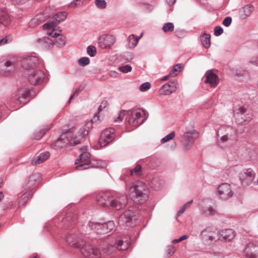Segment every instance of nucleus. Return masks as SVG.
<instances>
[{"label": "nucleus", "instance_id": "6e6d98bb", "mask_svg": "<svg viewBox=\"0 0 258 258\" xmlns=\"http://www.w3.org/2000/svg\"><path fill=\"white\" fill-rule=\"evenodd\" d=\"M174 252V248L173 246H171L169 248V252L168 254L170 255H172Z\"/></svg>", "mask_w": 258, "mask_h": 258}, {"label": "nucleus", "instance_id": "13d9d810", "mask_svg": "<svg viewBox=\"0 0 258 258\" xmlns=\"http://www.w3.org/2000/svg\"><path fill=\"white\" fill-rule=\"evenodd\" d=\"M228 137L227 135H224L221 138V140L223 142H226L228 141Z\"/></svg>", "mask_w": 258, "mask_h": 258}, {"label": "nucleus", "instance_id": "1a4fd4ad", "mask_svg": "<svg viewBox=\"0 0 258 258\" xmlns=\"http://www.w3.org/2000/svg\"><path fill=\"white\" fill-rule=\"evenodd\" d=\"M135 219V212L132 210H127L119 216L118 224L121 226H130L132 223V221Z\"/></svg>", "mask_w": 258, "mask_h": 258}, {"label": "nucleus", "instance_id": "5fc2aeb1", "mask_svg": "<svg viewBox=\"0 0 258 258\" xmlns=\"http://www.w3.org/2000/svg\"><path fill=\"white\" fill-rule=\"evenodd\" d=\"M8 42V40L6 38H3L0 40V46L3 45Z\"/></svg>", "mask_w": 258, "mask_h": 258}, {"label": "nucleus", "instance_id": "c85d7f7f", "mask_svg": "<svg viewBox=\"0 0 258 258\" xmlns=\"http://www.w3.org/2000/svg\"><path fill=\"white\" fill-rule=\"evenodd\" d=\"M211 35L210 34H208L206 33L204 34L201 36V42L203 45V46L205 48H209L211 45V40H210Z\"/></svg>", "mask_w": 258, "mask_h": 258}, {"label": "nucleus", "instance_id": "9b49d317", "mask_svg": "<svg viewBox=\"0 0 258 258\" xmlns=\"http://www.w3.org/2000/svg\"><path fill=\"white\" fill-rule=\"evenodd\" d=\"M114 129L108 128L105 130L101 134L99 139V144L101 146H105L111 143L114 138Z\"/></svg>", "mask_w": 258, "mask_h": 258}, {"label": "nucleus", "instance_id": "39448f33", "mask_svg": "<svg viewBox=\"0 0 258 258\" xmlns=\"http://www.w3.org/2000/svg\"><path fill=\"white\" fill-rule=\"evenodd\" d=\"M82 153L76 160L75 164L78 165L76 169L78 170H84L89 168L88 162L90 158V154L87 151L86 147L80 149Z\"/></svg>", "mask_w": 258, "mask_h": 258}, {"label": "nucleus", "instance_id": "7c9ffc66", "mask_svg": "<svg viewBox=\"0 0 258 258\" xmlns=\"http://www.w3.org/2000/svg\"><path fill=\"white\" fill-rule=\"evenodd\" d=\"M130 246L129 242L123 241L122 240H118L116 243V247L120 250H124L128 248Z\"/></svg>", "mask_w": 258, "mask_h": 258}, {"label": "nucleus", "instance_id": "dca6fc26", "mask_svg": "<svg viewBox=\"0 0 258 258\" xmlns=\"http://www.w3.org/2000/svg\"><path fill=\"white\" fill-rule=\"evenodd\" d=\"M205 82L209 84L211 87L215 88L219 83V78L212 70H208L205 74Z\"/></svg>", "mask_w": 258, "mask_h": 258}, {"label": "nucleus", "instance_id": "e2e57ef3", "mask_svg": "<svg viewBox=\"0 0 258 258\" xmlns=\"http://www.w3.org/2000/svg\"><path fill=\"white\" fill-rule=\"evenodd\" d=\"M41 15H37L35 18H34L33 20V21H35V20H39L41 19Z\"/></svg>", "mask_w": 258, "mask_h": 258}, {"label": "nucleus", "instance_id": "4be33fe9", "mask_svg": "<svg viewBox=\"0 0 258 258\" xmlns=\"http://www.w3.org/2000/svg\"><path fill=\"white\" fill-rule=\"evenodd\" d=\"M15 63L11 60H7L4 63V68L1 70V74L4 76H9L14 71Z\"/></svg>", "mask_w": 258, "mask_h": 258}, {"label": "nucleus", "instance_id": "bb28decb", "mask_svg": "<svg viewBox=\"0 0 258 258\" xmlns=\"http://www.w3.org/2000/svg\"><path fill=\"white\" fill-rule=\"evenodd\" d=\"M198 133L195 130H191L190 131L185 132L183 135V139L187 142H192L195 140L194 136L198 135Z\"/></svg>", "mask_w": 258, "mask_h": 258}, {"label": "nucleus", "instance_id": "4d7b16f0", "mask_svg": "<svg viewBox=\"0 0 258 258\" xmlns=\"http://www.w3.org/2000/svg\"><path fill=\"white\" fill-rule=\"evenodd\" d=\"M186 209L182 206L181 208L180 209V210L178 212V215L179 216L180 214L184 213V212L185 211Z\"/></svg>", "mask_w": 258, "mask_h": 258}, {"label": "nucleus", "instance_id": "ea45409f", "mask_svg": "<svg viewBox=\"0 0 258 258\" xmlns=\"http://www.w3.org/2000/svg\"><path fill=\"white\" fill-rule=\"evenodd\" d=\"M118 70L123 73H127L132 71V68L131 66L126 64L119 67Z\"/></svg>", "mask_w": 258, "mask_h": 258}, {"label": "nucleus", "instance_id": "052dcab7", "mask_svg": "<svg viewBox=\"0 0 258 258\" xmlns=\"http://www.w3.org/2000/svg\"><path fill=\"white\" fill-rule=\"evenodd\" d=\"M240 112L242 114L244 113L246 111V109L244 107H241L239 109Z\"/></svg>", "mask_w": 258, "mask_h": 258}, {"label": "nucleus", "instance_id": "37998d69", "mask_svg": "<svg viewBox=\"0 0 258 258\" xmlns=\"http://www.w3.org/2000/svg\"><path fill=\"white\" fill-rule=\"evenodd\" d=\"M79 63L81 66H85L88 64L90 62V59L88 57H84L80 58L79 61Z\"/></svg>", "mask_w": 258, "mask_h": 258}, {"label": "nucleus", "instance_id": "774afa93", "mask_svg": "<svg viewBox=\"0 0 258 258\" xmlns=\"http://www.w3.org/2000/svg\"><path fill=\"white\" fill-rule=\"evenodd\" d=\"M208 238H209V239L210 240H211V241H212V240H213L214 239V236H208Z\"/></svg>", "mask_w": 258, "mask_h": 258}, {"label": "nucleus", "instance_id": "58836bf2", "mask_svg": "<svg viewBox=\"0 0 258 258\" xmlns=\"http://www.w3.org/2000/svg\"><path fill=\"white\" fill-rule=\"evenodd\" d=\"M127 112V111L124 110L120 111L118 113V116L115 118V121L116 122L121 121Z\"/></svg>", "mask_w": 258, "mask_h": 258}, {"label": "nucleus", "instance_id": "20e7f679", "mask_svg": "<svg viewBox=\"0 0 258 258\" xmlns=\"http://www.w3.org/2000/svg\"><path fill=\"white\" fill-rule=\"evenodd\" d=\"M82 237V234L78 232L72 231L67 235L66 242L70 246L81 248L85 242Z\"/></svg>", "mask_w": 258, "mask_h": 258}, {"label": "nucleus", "instance_id": "603ef678", "mask_svg": "<svg viewBox=\"0 0 258 258\" xmlns=\"http://www.w3.org/2000/svg\"><path fill=\"white\" fill-rule=\"evenodd\" d=\"M249 62L251 64H255L258 66V56L256 58H252Z\"/></svg>", "mask_w": 258, "mask_h": 258}, {"label": "nucleus", "instance_id": "680f3d73", "mask_svg": "<svg viewBox=\"0 0 258 258\" xmlns=\"http://www.w3.org/2000/svg\"><path fill=\"white\" fill-rule=\"evenodd\" d=\"M187 238L188 236L187 235H183L179 238V240H180V241H182L183 240L186 239Z\"/></svg>", "mask_w": 258, "mask_h": 258}, {"label": "nucleus", "instance_id": "338daca9", "mask_svg": "<svg viewBox=\"0 0 258 258\" xmlns=\"http://www.w3.org/2000/svg\"><path fill=\"white\" fill-rule=\"evenodd\" d=\"M4 198V195L2 192H0V202L2 201L3 198Z\"/></svg>", "mask_w": 258, "mask_h": 258}, {"label": "nucleus", "instance_id": "c03bdc74", "mask_svg": "<svg viewBox=\"0 0 258 258\" xmlns=\"http://www.w3.org/2000/svg\"><path fill=\"white\" fill-rule=\"evenodd\" d=\"M151 87V84L149 82H146L143 83L140 88L141 91H146L149 89Z\"/></svg>", "mask_w": 258, "mask_h": 258}, {"label": "nucleus", "instance_id": "aec40b11", "mask_svg": "<svg viewBox=\"0 0 258 258\" xmlns=\"http://www.w3.org/2000/svg\"><path fill=\"white\" fill-rule=\"evenodd\" d=\"M47 34L53 38L54 43L58 46H62L65 44L66 38L64 36L56 32L55 30H52L51 32L48 33Z\"/></svg>", "mask_w": 258, "mask_h": 258}, {"label": "nucleus", "instance_id": "3c124183", "mask_svg": "<svg viewBox=\"0 0 258 258\" xmlns=\"http://www.w3.org/2000/svg\"><path fill=\"white\" fill-rule=\"evenodd\" d=\"M80 6V4H77L76 1H72L68 5L70 8H74Z\"/></svg>", "mask_w": 258, "mask_h": 258}, {"label": "nucleus", "instance_id": "b1692460", "mask_svg": "<svg viewBox=\"0 0 258 258\" xmlns=\"http://www.w3.org/2000/svg\"><path fill=\"white\" fill-rule=\"evenodd\" d=\"M97 226H101V229L99 230V234H105L112 231L115 227L113 221H109L107 223L101 224V225H97Z\"/></svg>", "mask_w": 258, "mask_h": 258}, {"label": "nucleus", "instance_id": "8fccbe9b", "mask_svg": "<svg viewBox=\"0 0 258 258\" xmlns=\"http://www.w3.org/2000/svg\"><path fill=\"white\" fill-rule=\"evenodd\" d=\"M108 104V102L106 100H104L103 101L100 105L99 106V108H98V112H100V111H101L103 109L106 108V107L107 106Z\"/></svg>", "mask_w": 258, "mask_h": 258}, {"label": "nucleus", "instance_id": "ddd939ff", "mask_svg": "<svg viewBox=\"0 0 258 258\" xmlns=\"http://www.w3.org/2000/svg\"><path fill=\"white\" fill-rule=\"evenodd\" d=\"M39 63V59L36 56H29L24 58L22 61L23 68L28 72L35 70V68Z\"/></svg>", "mask_w": 258, "mask_h": 258}, {"label": "nucleus", "instance_id": "f704fd0d", "mask_svg": "<svg viewBox=\"0 0 258 258\" xmlns=\"http://www.w3.org/2000/svg\"><path fill=\"white\" fill-rule=\"evenodd\" d=\"M174 26L172 23H165L162 28V30L164 32H172L174 30Z\"/></svg>", "mask_w": 258, "mask_h": 258}, {"label": "nucleus", "instance_id": "7ed1b4c3", "mask_svg": "<svg viewBox=\"0 0 258 258\" xmlns=\"http://www.w3.org/2000/svg\"><path fill=\"white\" fill-rule=\"evenodd\" d=\"M71 138L72 133L70 132L62 134L60 138L53 143V148L59 149L65 147L69 143L71 146H75L80 143V140L77 139L76 138L70 139Z\"/></svg>", "mask_w": 258, "mask_h": 258}, {"label": "nucleus", "instance_id": "a18cd8bd", "mask_svg": "<svg viewBox=\"0 0 258 258\" xmlns=\"http://www.w3.org/2000/svg\"><path fill=\"white\" fill-rule=\"evenodd\" d=\"M223 32V30L221 26H216L214 29V34L218 36L221 35Z\"/></svg>", "mask_w": 258, "mask_h": 258}, {"label": "nucleus", "instance_id": "6e6552de", "mask_svg": "<svg viewBox=\"0 0 258 258\" xmlns=\"http://www.w3.org/2000/svg\"><path fill=\"white\" fill-rule=\"evenodd\" d=\"M130 112V117L128 119V123L134 126H138L141 124L143 120H141V118L145 115L143 110L140 109H137L127 111Z\"/></svg>", "mask_w": 258, "mask_h": 258}, {"label": "nucleus", "instance_id": "a878e982", "mask_svg": "<svg viewBox=\"0 0 258 258\" xmlns=\"http://www.w3.org/2000/svg\"><path fill=\"white\" fill-rule=\"evenodd\" d=\"M143 33H142L141 36L139 37H136L134 34H131L129 36L128 38V46L130 48H134L138 44L139 40L143 36Z\"/></svg>", "mask_w": 258, "mask_h": 258}, {"label": "nucleus", "instance_id": "79ce46f5", "mask_svg": "<svg viewBox=\"0 0 258 258\" xmlns=\"http://www.w3.org/2000/svg\"><path fill=\"white\" fill-rule=\"evenodd\" d=\"M87 53L90 56H94L96 54V48L93 46H89L87 48Z\"/></svg>", "mask_w": 258, "mask_h": 258}, {"label": "nucleus", "instance_id": "473e14b6", "mask_svg": "<svg viewBox=\"0 0 258 258\" xmlns=\"http://www.w3.org/2000/svg\"><path fill=\"white\" fill-rule=\"evenodd\" d=\"M181 64H177L174 66V68L171 70L169 75L171 77H175L180 72L181 70Z\"/></svg>", "mask_w": 258, "mask_h": 258}, {"label": "nucleus", "instance_id": "49530a36", "mask_svg": "<svg viewBox=\"0 0 258 258\" xmlns=\"http://www.w3.org/2000/svg\"><path fill=\"white\" fill-rule=\"evenodd\" d=\"M95 5L99 9H104L106 7L105 1H95Z\"/></svg>", "mask_w": 258, "mask_h": 258}, {"label": "nucleus", "instance_id": "69168bd1", "mask_svg": "<svg viewBox=\"0 0 258 258\" xmlns=\"http://www.w3.org/2000/svg\"><path fill=\"white\" fill-rule=\"evenodd\" d=\"M44 134V133H41L40 135L38 137H35L36 139L39 140V139H40L43 136Z\"/></svg>", "mask_w": 258, "mask_h": 258}, {"label": "nucleus", "instance_id": "2f4dec72", "mask_svg": "<svg viewBox=\"0 0 258 258\" xmlns=\"http://www.w3.org/2000/svg\"><path fill=\"white\" fill-rule=\"evenodd\" d=\"M67 14L66 12H59L57 14H56L54 16V19L55 20V21L57 23L60 22L61 21H64L66 17H67Z\"/></svg>", "mask_w": 258, "mask_h": 258}, {"label": "nucleus", "instance_id": "a211bd4d", "mask_svg": "<svg viewBox=\"0 0 258 258\" xmlns=\"http://www.w3.org/2000/svg\"><path fill=\"white\" fill-rule=\"evenodd\" d=\"M235 235V232L232 229H223L219 231L218 233V239L225 241L231 240L234 238Z\"/></svg>", "mask_w": 258, "mask_h": 258}, {"label": "nucleus", "instance_id": "0eeeda50", "mask_svg": "<svg viewBox=\"0 0 258 258\" xmlns=\"http://www.w3.org/2000/svg\"><path fill=\"white\" fill-rule=\"evenodd\" d=\"M255 174L250 168L241 172L239 174V180L243 186H247L251 184L255 178Z\"/></svg>", "mask_w": 258, "mask_h": 258}, {"label": "nucleus", "instance_id": "bf43d9fd", "mask_svg": "<svg viewBox=\"0 0 258 258\" xmlns=\"http://www.w3.org/2000/svg\"><path fill=\"white\" fill-rule=\"evenodd\" d=\"M192 200H191L186 203V204H185L183 206L186 209V208H187L189 206V205L192 203Z\"/></svg>", "mask_w": 258, "mask_h": 258}, {"label": "nucleus", "instance_id": "2eb2a0df", "mask_svg": "<svg viewBox=\"0 0 258 258\" xmlns=\"http://www.w3.org/2000/svg\"><path fill=\"white\" fill-rule=\"evenodd\" d=\"M177 85V83L175 81L166 83L159 89V94L162 95H169L171 94L176 91Z\"/></svg>", "mask_w": 258, "mask_h": 258}, {"label": "nucleus", "instance_id": "4468645a", "mask_svg": "<svg viewBox=\"0 0 258 258\" xmlns=\"http://www.w3.org/2000/svg\"><path fill=\"white\" fill-rule=\"evenodd\" d=\"M218 192L220 198L223 200H227L233 195L231 186L227 183H222L218 188Z\"/></svg>", "mask_w": 258, "mask_h": 258}, {"label": "nucleus", "instance_id": "cd10ccee", "mask_svg": "<svg viewBox=\"0 0 258 258\" xmlns=\"http://www.w3.org/2000/svg\"><path fill=\"white\" fill-rule=\"evenodd\" d=\"M10 22V18L7 13L3 11L0 14V24L4 25H8Z\"/></svg>", "mask_w": 258, "mask_h": 258}, {"label": "nucleus", "instance_id": "e433bc0d", "mask_svg": "<svg viewBox=\"0 0 258 258\" xmlns=\"http://www.w3.org/2000/svg\"><path fill=\"white\" fill-rule=\"evenodd\" d=\"M203 213L206 215L212 216L216 214V210L211 207H209L203 209Z\"/></svg>", "mask_w": 258, "mask_h": 258}, {"label": "nucleus", "instance_id": "412c9836", "mask_svg": "<svg viewBox=\"0 0 258 258\" xmlns=\"http://www.w3.org/2000/svg\"><path fill=\"white\" fill-rule=\"evenodd\" d=\"M114 38L111 35H106L100 39V45L104 49L110 48L114 43Z\"/></svg>", "mask_w": 258, "mask_h": 258}, {"label": "nucleus", "instance_id": "0e129e2a", "mask_svg": "<svg viewBox=\"0 0 258 258\" xmlns=\"http://www.w3.org/2000/svg\"><path fill=\"white\" fill-rule=\"evenodd\" d=\"M169 76H170L169 75H167V76H165V77H164L161 79V80H162V81H166V80H167L168 79V78L169 77Z\"/></svg>", "mask_w": 258, "mask_h": 258}, {"label": "nucleus", "instance_id": "9d476101", "mask_svg": "<svg viewBox=\"0 0 258 258\" xmlns=\"http://www.w3.org/2000/svg\"><path fill=\"white\" fill-rule=\"evenodd\" d=\"M28 73V81L32 85H38L41 83L44 79V73L40 70H34Z\"/></svg>", "mask_w": 258, "mask_h": 258}, {"label": "nucleus", "instance_id": "a19ab883", "mask_svg": "<svg viewBox=\"0 0 258 258\" xmlns=\"http://www.w3.org/2000/svg\"><path fill=\"white\" fill-rule=\"evenodd\" d=\"M56 24V22L55 21L48 22L43 25V28L44 29H53Z\"/></svg>", "mask_w": 258, "mask_h": 258}, {"label": "nucleus", "instance_id": "6ab92c4d", "mask_svg": "<svg viewBox=\"0 0 258 258\" xmlns=\"http://www.w3.org/2000/svg\"><path fill=\"white\" fill-rule=\"evenodd\" d=\"M30 91L27 88L20 89L18 94L15 95L14 98L21 104H25L29 101Z\"/></svg>", "mask_w": 258, "mask_h": 258}, {"label": "nucleus", "instance_id": "5701e85b", "mask_svg": "<svg viewBox=\"0 0 258 258\" xmlns=\"http://www.w3.org/2000/svg\"><path fill=\"white\" fill-rule=\"evenodd\" d=\"M49 156V153L48 152L42 153L33 158L32 164L34 165L41 164L48 159Z\"/></svg>", "mask_w": 258, "mask_h": 258}, {"label": "nucleus", "instance_id": "09e8293b", "mask_svg": "<svg viewBox=\"0 0 258 258\" xmlns=\"http://www.w3.org/2000/svg\"><path fill=\"white\" fill-rule=\"evenodd\" d=\"M231 22H232L231 18L230 17H227L225 18L224 19V20H223V24L226 27H228L231 24Z\"/></svg>", "mask_w": 258, "mask_h": 258}, {"label": "nucleus", "instance_id": "f03ea898", "mask_svg": "<svg viewBox=\"0 0 258 258\" xmlns=\"http://www.w3.org/2000/svg\"><path fill=\"white\" fill-rule=\"evenodd\" d=\"M131 196L140 204L145 203L149 198V189L146 184L138 181L130 188Z\"/></svg>", "mask_w": 258, "mask_h": 258}, {"label": "nucleus", "instance_id": "f3484780", "mask_svg": "<svg viewBox=\"0 0 258 258\" xmlns=\"http://www.w3.org/2000/svg\"><path fill=\"white\" fill-rule=\"evenodd\" d=\"M99 116H98V115H97V114L95 115L94 117L93 118L91 122H88L83 127L81 128L79 130V131L78 132V135H79L78 136H79V137H81V138H78V137H76L77 138V139L80 140V142H81V139L83 137L88 135V134L89 132L90 128L91 127H92V122L97 121V120H99Z\"/></svg>", "mask_w": 258, "mask_h": 258}, {"label": "nucleus", "instance_id": "f8f14e48", "mask_svg": "<svg viewBox=\"0 0 258 258\" xmlns=\"http://www.w3.org/2000/svg\"><path fill=\"white\" fill-rule=\"evenodd\" d=\"M247 258H258V241L248 243L244 250Z\"/></svg>", "mask_w": 258, "mask_h": 258}, {"label": "nucleus", "instance_id": "72a5a7b5", "mask_svg": "<svg viewBox=\"0 0 258 258\" xmlns=\"http://www.w3.org/2000/svg\"><path fill=\"white\" fill-rule=\"evenodd\" d=\"M130 174L132 176H139L142 174V167L141 165L138 164L135 167L134 170L130 171Z\"/></svg>", "mask_w": 258, "mask_h": 258}, {"label": "nucleus", "instance_id": "423d86ee", "mask_svg": "<svg viewBox=\"0 0 258 258\" xmlns=\"http://www.w3.org/2000/svg\"><path fill=\"white\" fill-rule=\"evenodd\" d=\"M81 252L86 258H100L101 256L99 249L86 242L81 248Z\"/></svg>", "mask_w": 258, "mask_h": 258}, {"label": "nucleus", "instance_id": "4c0bfd02", "mask_svg": "<svg viewBox=\"0 0 258 258\" xmlns=\"http://www.w3.org/2000/svg\"><path fill=\"white\" fill-rule=\"evenodd\" d=\"M175 134L174 132H172L171 133H170L169 134L162 138L161 140V142L162 143H164L170 141L171 140L173 139V138L175 137Z\"/></svg>", "mask_w": 258, "mask_h": 258}, {"label": "nucleus", "instance_id": "c9c22d12", "mask_svg": "<svg viewBox=\"0 0 258 258\" xmlns=\"http://www.w3.org/2000/svg\"><path fill=\"white\" fill-rule=\"evenodd\" d=\"M97 225H101L100 223L90 222L89 223V226L92 230H95L97 233H99V230L101 229V226H97Z\"/></svg>", "mask_w": 258, "mask_h": 258}, {"label": "nucleus", "instance_id": "c756f323", "mask_svg": "<svg viewBox=\"0 0 258 258\" xmlns=\"http://www.w3.org/2000/svg\"><path fill=\"white\" fill-rule=\"evenodd\" d=\"M38 42L43 44L45 47H50L54 44V40L53 39L45 37L42 39H39Z\"/></svg>", "mask_w": 258, "mask_h": 258}, {"label": "nucleus", "instance_id": "864d4df0", "mask_svg": "<svg viewBox=\"0 0 258 258\" xmlns=\"http://www.w3.org/2000/svg\"><path fill=\"white\" fill-rule=\"evenodd\" d=\"M83 90V88H78V89H77L74 93V94L71 96L70 97V101L73 98L74 96L76 94H78L80 92H81L82 90Z\"/></svg>", "mask_w": 258, "mask_h": 258}, {"label": "nucleus", "instance_id": "393cba45", "mask_svg": "<svg viewBox=\"0 0 258 258\" xmlns=\"http://www.w3.org/2000/svg\"><path fill=\"white\" fill-rule=\"evenodd\" d=\"M254 10V7L251 5H248L244 7L240 11V17L245 19L251 14Z\"/></svg>", "mask_w": 258, "mask_h": 258}, {"label": "nucleus", "instance_id": "de8ad7c7", "mask_svg": "<svg viewBox=\"0 0 258 258\" xmlns=\"http://www.w3.org/2000/svg\"><path fill=\"white\" fill-rule=\"evenodd\" d=\"M29 196H30L29 192L25 191V193H24V194L23 195H22L21 197V200L20 201V203L21 204V202L23 203L25 201H26L29 198Z\"/></svg>", "mask_w": 258, "mask_h": 258}, {"label": "nucleus", "instance_id": "f257e3e1", "mask_svg": "<svg viewBox=\"0 0 258 258\" xmlns=\"http://www.w3.org/2000/svg\"><path fill=\"white\" fill-rule=\"evenodd\" d=\"M97 203L104 207H111L119 210L127 204V197L125 195H116L110 192L100 193L97 198Z\"/></svg>", "mask_w": 258, "mask_h": 258}]
</instances>
